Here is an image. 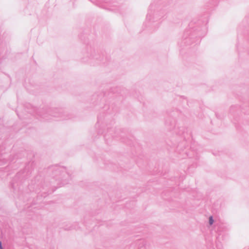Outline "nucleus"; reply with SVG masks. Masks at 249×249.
I'll list each match as a JSON object with an SVG mask.
<instances>
[{"instance_id": "1", "label": "nucleus", "mask_w": 249, "mask_h": 249, "mask_svg": "<svg viewBox=\"0 0 249 249\" xmlns=\"http://www.w3.org/2000/svg\"><path fill=\"white\" fill-rule=\"evenodd\" d=\"M213 223V220L212 216H210L209 218V223L210 225H212Z\"/></svg>"}, {"instance_id": "2", "label": "nucleus", "mask_w": 249, "mask_h": 249, "mask_svg": "<svg viewBox=\"0 0 249 249\" xmlns=\"http://www.w3.org/2000/svg\"><path fill=\"white\" fill-rule=\"evenodd\" d=\"M0 249H2V246H1V243L0 242Z\"/></svg>"}]
</instances>
